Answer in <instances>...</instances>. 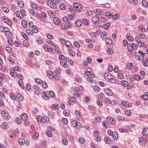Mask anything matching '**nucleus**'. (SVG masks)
I'll use <instances>...</instances> for the list:
<instances>
[{
  "label": "nucleus",
  "instance_id": "obj_1",
  "mask_svg": "<svg viewBox=\"0 0 148 148\" xmlns=\"http://www.w3.org/2000/svg\"><path fill=\"white\" fill-rule=\"evenodd\" d=\"M73 7L76 10L78 9V8H79V9H77V11H81L82 10V6L79 4L75 3L73 4Z\"/></svg>",
  "mask_w": 148,
  "mask_h": 148
},
{
  "label": "nucleus",
  "instance_id": "obj_2",
  "mask_svg": "<svg viewBox=\"0 0 148 148\" xmlns=\"http://www.w3.org/2000/svg\"><path fill=\"white\" fill-rule=\"evenodd\" d=\"M48 5L50 7L54 9L56 8V6L53 2L51 1L48 0L47 2Z\"/></svg>",
  "mask_w": 148,
  "mask_h": 148
},
{
  "label": "nucleus",
  "instance_id": "obj_3",
  "mask_svg": "<svg viewBox=\"0 0 148 148\" xmlns=\"http://www.w3.org/2000/svg\"><path fill=\"white\" fill-rule=\"evenodd\" d=\"M107 121L109 122V123L112 124H115L116 122V121L114 118H111L110 116H108L107 117Z\"/></svg>",
  "mask_w": 148,
  "mask_h": 148
},
{
  "label": "nucleus",
  "instance_id": "obj_4",
  "mask_svg": "<svg viewBox=\"0 0 148 148\" xmlns=\"http://www.w3.org/2000/svg\"><path fill=\"white\" fill-rule=\"evenodd\" d=\"M72 125L74 127H75L76 128H79L81 127V124L80 123H78L75 121H73L72 122Z\"/></svg>",
  "mask_w": 148,
  "mask_h": 148
},
{
  "label": "nucleus",
  "instance_id": "obj_5",
  "mask_svg": "<svg viewBox=\"0 0 148 148\" xmlns=\"http://www.w3.org/2000/svg\"><path fill=\"white\" fill-rule=\"evenodd\" d=\"M104 77L106 80L108 82L110 81V79L112 78V76L109 73H106L104 75Z\"/></svg>",
  "mask_w": 148,
  "mask_h": 148
},
{
  "label": "nucleus",
  "instance_id": "obj_6",
  "mask_svg": "<svg viewBox=\"0 0 148 148\" xmlns=\"http://www.w3.org/2000/svg\"><path fill=\"white\" fill-rule=\"evenodd\" d=\"M47 42L49 44L55 47L56 49H57L58 48V47L56 46V45L51 40H47Z\"/></svg>",
  "mask_w": 148,
  "mask_h": 148
},
{
  "label": "nucleus",
  "instance_id": "obj_7",
  "mask_svg": "<svg viewBox=\"0 0 148 148\" xmlns=\"http://www.w3.org/2000/svg\"><path fill=\"white\" fill-rule=\"evenodd\" d=\"M122 104L127 107H129L131 106V104L128 102L126 101H122Z\"/></svg>",
  "mask_w": 148,
  "mask_h": 148
},
{
  "label": "nucleus",
  "instance_id": "obj_8",
  "mask_svg": "<svg viewBox=\"0 0 148 148\" xmlns=\"http://www.w3.org/2000/svg\"><path fill=\"white\" fill-rule=\"evenodd\" d=\"M16 16L18 17L21 18H22L23 17V14L20 11H17L16 13Z\"/></svg>",
  "mask_w": 148,
  "mask_h": 148
},
{
  "label": "nucleus",
  "instance_id": "obj_9",
  "mask_svg": "<svg viewBox=\"0 0 148 148\" xmlns=\"http://www.w3.org/2000/svg\"><path fill=\"white\" fill-rule=\"evenodd\" d=\"M53 77L56 80H58L59 79V76L58 74L56 72H55L53 73Z\"/></svg>",
  "mask_w": 148,
  "mask_h": 148
},
{
  "label": "nucleus",
  "instance_id": "obj_10",
  "mask_svg": "<svg viewBox=\"0 0 148 148\" xmlns=\"http://www.w3.org/2000/svg\"><path fill=\"white\" fill-rule=\"evenodd\" d=\"M106 93L108 95L111 96L113 95L112 91L110 89H106L105 91Z\"/></svg>",
  "mask_w": 148,
  "mask_h": 148
},
{
  "label": "nucleus",
  "instance_id": "obj_11",
  "mask_svg": "<svg viewBox=\"0 0 148 148\" xmlns=\"http://www.w3.org/2000/svg\"><path fill=\"white\" fill-rule=\"evenodd\" d=\"M51 108L53 110H55L59 108V107L58 106V104H52L51 106Z\"/></svg>",
  "mask_w": 148,
  "mask_h": 148
},
{
  "label": "nucleus",
  "instance_id": "obj_12",
  "mask_svg": "<svg viewBox=\"0 0 148 148\" xmlns=\"http://www.w3.org/2000/svg\"><path fill=\"white\" fill-rule=\"evenodd\" d=\"M53 21L56 25H60V20L58 17H54L53 19Z\"/></svg>",
  "mask_w": 148,
  "mask_h": 148
},
{
  "label": "nucleus",
  "instance_id": "obj_13",
  "mask_svg": "<svg viewBox=\"0 0 148 148\" xmlns=\"http://www.w3.org/2000/svg\"><path fill=\"white\" fill-rule=\"evenodd\" d=\"M27 118V114L25 113H23L21 115V119L24 121L26 120Z\"/></svg>",
  "mask_w": 148,
  "mask_h": 148
},
{
  "label": "nucleus",
  "instance_id": "obj_14",
  "mask_svg": "<svg viewBox=\"0 0 148 148\" xmlns=\"http://www.w3.org/2000/svg\"><path fill=\"white\" fill-rule=\"evenodd\" d=\"M110 25V23H107L106 24L103 25L101 26V27L105 29H108Z\"/></svg>",
  "mask_w": 148,
  "mask_h": 148
},
{
  "label": "nucleus",
  "instance_id": "obj_15",
  "mask_svg": "<svg viewBox=\"0 0 148 148\" xmlns=\"http://www.w3.org/2000/svg\"><path fill=\"white\" fill-rule=\"evenodd\" d=\"M25 143V139L22 138L18 140V143L20 145H23Z\"/></svg>",
  "mask_w": 148,
  "mask_h": 148
},
{
  "label": "nucleus",
  "instance_id": "obj_16",
  "mask_svg": "<svg viewBox=\"0 0 148 148\" xmlns=\"http://www.w3.org/2000/svg\"><path fill=\"white\" fill-rule=\"evenodd\" d=\"M129 2L130 3H133L134 5H137L138 3V1L137 0H128Z\"/></svg>",
  "mask_w": 148,
  "mask_h": 148
},
{
  "label": "nucleus",
  "instance_id": "obj_17",
  "mask_svg": "<svg viewBox=\"0 0 148 148\" xmlns=\"http://www.w3.org/2000/svg\"><path fill=\"white\" fill-rule=\"evenodd\" d=\"M20 87L22 89H24V86L23 85V82L22 80H19L18 82Z\"/></svg>",
  "mask_w": 148,
  "mask_h": 148
},
{
  "label": "nucleus",
  "instance_id": "obj_18",
  "mask_svg": "<svg viewBox=\"0 0 148 148\" xmlns=\"http://www.w3.org/2000/svg\"><path fill=\"white\" fill-rule=\"evenodd\" d=\"M2 115L4 117L6 118H8L9 117V115L8 114L6 113V112L4 110H3L2 112Z\"/></svg>",
  "mask_w": 148,
  "mask_h": 148
},
{
  "label": "nucleus",
  "instance_id": "obj_19",
  "mask_svg": "<svg viewBox=\"0 0 148 148\" xmlns=\"http://www.w3.org/2000/svg\"><path fill=\"white\" fill-rule=\"evenodd\" d=\"M142 2L143 6L146 8H147L148 7V3L147 1L145 0H143Z\"/></svg>",
  "mask_w": 148,
  "mask_h": 148
},
{
  "label": "nucleus",
  "instance_id": "obj_20",
  "mask_svg": "<svg viewBox=\"0 0 148 148\" xmlns=\"http://www.w3.org/2000/svg\"><path fill=\"white\" fill-rule=\"evenodd\" d=\"M143 134L145 135H147L148 134V128H144L143 130Z\"/></svg>",
  "mask_w": 148,
  "mask_h": 148
},
{
  "label": "nucleus",
  "instance_id": "obj_21",
  "mask_svg": "<svg viewBox=\"0 0 148 148\" xmlns=\"http://www.w3.org/2000/svg\"><path fill=\"white\" fill-rule=\"evenodd\" d=\"M48 76L49 78L50 79L53 78V73L51 71H49L48 72Z\"/></svg>",
  "mask_w": 148,
  "mask_h": 148
},
{
  "label": "nucleus",
  "instance_id": "obj_22",
  "mask_svg": "<svg viewBox=\"0 0 148 148\" xmlns=\"http://www.w3.org/2000/svg\"><path fill=\"white\" fill-rule=\"evenodd\" d=\"M76 25L78 27H80L82 25V22L79 20H77L75 23Z\"/></svg>",
  "mask_w": 148,
  "mask_h": 148
},
{
  "label": "nucleus",
  "instance_id": "obj_23",
  "mask_svg": "<svg viewBox=\"0 0 148 148\" xmlns=\"http://www.w3.org/2000/svg\"><path fill=\"white\" fill-rule=\"evenodd\" d=\"M127 39L128 40H129L130 41H132L134 40V38L133 37L131 36L130 34H127L126 36Z\"/></svg>",
  "mask_w": 148,
  "mask_h": 148
},
{
  "label": "nucleus",
  "instance_id": "obj_24",
  "mask_svg": "<svg viewBox=\"0 0 148 148\" xmlns=\"http://www.w3.org/2000/svg\"><path fill=\"white\" fill-rule=\"evenodd\" d=\"M121 83L123 85L125 86H127L128 84V82L125 80L121 81Z\"/></svg>",
  "mask_w": 148,
  "mask_h": 148
},
{
  "label": "nucleus",
  "instance_id": "obj_25",
  "mask_svg": "<svg viewBox=\"0 0 148 148\" xmlns=\"http://www.w3.org/2000/svg\"><path fill=\"white\" fill-rule=\"evenodd\" d=\"M2 19L3 21L6 23H8L10 22L8 18L6 17H2Z\"/></svg>",
  "mask_w": 148,
  "mask_h": 148
},
{
  "label": "nucleus",
  "instance_id": "obj_26",
  "mask_svg": "<svg viewBox=\"0 0 148 148\" xmlns=\"http://www.w3.org/2000/svg\"><path fill=\"white\" fill-rule=\"evenodd\" d=\"M113 135L112 136H113V138L114 140H116L117 139L118 136L117 133L115 132H113Z\"/></svg>",
  "mask_w": 148,
  "mask_h": 148
},
{
  "label": "nucleus",
  "instance_id": "obj_27",
  "mask_svg": "<svg viewBox=\"0 0 148 148\" xmlns=\"http://www.w3.org/2000/svg\"><path fill=\"white\" fill-rule=\"evenodd\" d=\"M42 97L46 99H48V97L47 96V94L45 92H43L42 93Z\"/></svg>",
  "mask_w": 148,
  "mask_h": 148
},
{
  "label": "nucleus",
  "instance_id": "obj_28",
  "mask_svg": "<svg viewBox=\"0 0 148 148\" xmlns=\"http://www.w3.org/2000/svg\"><path fill=\"white\" fill-rule=\"evenodd\" d=\"M48 115L52 119L54 117V113L52 111H49L48 113Z\"/></svg>",
  "mask_w": 148,
  "mask_h": 148
},
{
  "label": "nucleus",
  "instance_id": "obj_29",
  "mask_svg": "<svg viewBox=\"0 0 148 148\" xmlns=\"http://www.w3.org/2000/svg\"><path fill=\"white\" fill-rule=\"evenodd\" d=\"M133 78L135 80H138L140 79V77L139 75H135L133 76Z\"/></svg>",
  "mask_w": 148,
  "mask_h": 148
},
{
  "label": "nucleus",
  "instance_id": "obj_30",
  "mask_svg": "<svg viewBox=\"0 0 148 148\" xmlns=\"http://www.w3.org/2000/svg\"><path fill=\"white\" fill-rule=\"evenodd\" d=\"M143 98L144 100H148V92H146L145 94L143 95Z\"/></svg>",
  "mask_w": 148,
  "mask_h": 148
},
{
  "label": "nucleus",
  "instance_id": "obj_31",
  "mask_svg": "<svg viewBox=\"0 0 148 148\" xmlns=\"http://www.w3.org/2000/svg\"><path fill=\"white\" fill-rule=\"evenodd\" d=\"M79 141L80 143H84L85 141V139L82 137H80L79 138Z\"/></svg>",
  "mask_w": 148,
  "mask_h": 148
},
{
  "label": "nucleus",
  "instance_id": "obj_32",
  "mask_svg": "<svg viewBox=\"0 0 148 148\" xmlns=\"http://www.w3.org/2000/svg\"><path fill=\"white\" fill-rule=\"evenodd\" d=\"M93 24L97 27H99L101 26V23L99 21H98L97 22L94 23Z\"/></svg>",
  "mask_w": 148,
  "mask_h": 148
},
{
  "label": "nucleus",
  "instance_id": "obj_33",
  "mask_svg": "<svg viewBox=\"0 0 148 148\" xmlns=\"http://www.w3.org/2000/svg\"><path fill=\"white\" fill-rule=\"evenodd\" d=\"M21 35L25 40H28V39L29 38L25 33H24L23 32H22L21 33Z\"/></svg>",
  "mask_w": 148,
  "mask_h": 148
},
{
  "label": "nucleus",
  "instance_id": "obj_34",
  "mask_svg": "<svg viewBox=\"0 0 148 148\" xmlns=\"http://www.w3.org/2000/svg\"><path fill=\"white\" fill-rule=\"evenodd\" d=\"M2 10L6 12H8L9 11V9L6 7H3L2 8Z\"/></svg>",
  "mask_w": 148,
  "mask_h": 148
},
{
  "label": "nucleus",
  "instance_id": "obj_35",
  "mask_svg": "<svg viewBox=\"0 0 148 148\" xmlns=\"http://www.w3.org/2000/svg\"><path fill=\"white\" fill-rule=\"evenodd\" d=\"M62 122L63 123L66 125L68 123V121L67 119L64 118H62Z\"/></svg>",
  "mask_w": 148,
  "mask_h": 148
},
{
  "label": "nucleus",
  "instance_id": "obj_36",
  "mask_svg": "<svg viewBox=\"0 0 148 148\" xmlns=\"http://www.w3.org/2000/svg\"><path fill=\"white\" fill-rule=\"evenodd\" d=\"M99 17L97 16H94L92 18V20L95 23L97 22L98 21H99Z\"/></svg>",
  "mask_w": 148,
  "mask_h": 148
},
{
  "label": "nucleus",
  "instance_id": "obj_37",
  "mask_svg": "<svg viewBox=\"0 0 148 148\" xmlns=\"http://www.w3.org/2000/svg\"><path fill=\"white\" fill-rule=\"evenodd\" d=\"M8 44L10 45H13V40L11 38H9L8 40Z\"/></svg>",
  "mask_w": 148,
  "mask_h": 148
},
{
  "label": "nucleus",
  "instance_id": "obj_38",
  "mask_svg": "<svg viewBox=\"0 0 148 148\" xmlns=\"http://www.w3.org/2000/svg\"><path fill=\"white\" fill-rule=\"evenodd\" d=\"M106 32H102V34H101V37L103 39H105L107 36L106 35Z\"/></svg>",
  "mask_w": 148,
  "mask_h": 148
},
{
  "label": "nucleus",
  "instance_id": "obj_39",
  "mask_svg": "<svg viewBox=\"0 0 148 148\" xmlns=\"http://www.w3.org/2000/svg\"><path fill=\"white\" fill-rule=\"evenodd\" d=\"M17 97L18 99L20 101H22L23 100V97L20 94H17Z\"/></svg>",
  "mask_w": 148,
  "mask_h": 148
},
{
  "label": "nucleus",
  "instance_id": "obj_40",
  "mask_svg": "<svg viewBox=\"0 0 148 148\" xmlns=\"http://www.w3.org/2000/svg\"><path fill=\"white\" fill-rule=\"evenodd\" d=\"M60 63L61 65L63 66L64 68H66L67 66L66 63L64 61L60 62Z\"/></svg>",
  "mask_w": 148,
  "mask_h": 148
},
{
  "label": "nucleus",
  "instance_id": "obj_41",
  "mask_svg": "<svg viewBox=\"0 0 148 148\" xmlns=\"http://www.w3.org/2000/svg\"><path fill=\"white\" fill-rule=\"evenodd\" d=\"M7 124L6 123L4 122L3 123L1 124V127L3 129H5L7 127Z\"/></svg>",
  "mask_w": 148,
  "mask_h": 148
},
{
  "label": "nucleus",
  "instance_id": "obj_42",
  "mask_svg": "<svg viewBox=\"0 0 148 148\" xmlns=\"http://www.w3.org/2000/svg\"><path fill=\"white\" fill-rule=\"evenodd\" d=\"M127 67L129 69H132L133 67V65L132 63H129L127 64Z\"/></svg>",
  "mask_w": 148,
  "mask_h": 148
},
{
  "label": "nucleus",
  "instance_id": "obj_43",
  "mask_svg": "<svg viewBox=\"0 0 148 148\" xmlns=\"http://www.w3.org/2000/svg\"><path fill=\"white\" fill-rule=\"evenodd\" d=\"M106 44L110 45L112 43V42L111 40L109 38H107L106 40Z\"/></svg>",
  "mask_w": 148,
  "mask_h": 148
},
{
  "label": "nucleus",
  "instance_id": "obj_44",
  "mask_svg": "<svg viewBox=\"0 0 148 148\" xmlns=\"http://www.w3.org/2000/svg\"><path fill=\"white\" fill-rule=\"evenodd\" d=\"M19 6L20 7H23L24 6L23 2L22 1H20L18 2Z\"/></svg>",
  "mask_w": 148,
  "mask_h": 148
},
{
  "label": "nucleus",
  "instance_id": "obj_45",
  "mask_svg": "<svg viewBox=\"0 0 148 148\" xmlns=\"http://www.w3.org/2000/svg\"><path fill=\"white\" fill-rule=\"evenodd\" d=\"M21 23L23 27L25 28L26 27L27 23L25 20H22L21 22Z\"/></svg>",
  "mask_w": 148,
  "mask_h": 148
},
{
  "label": "nucleus",
  "instance_id": "obj_46",
  "mask_svg": "<svg viewBox=\"0 0 148 148\" xmlns=\"http://www.w3.org/2000/svg\"><path fill=\"white\" fill-rule=\"evenodd\" d=\"M143 64L144 66H148V62L147 60H144L143 62Z\"/></svg>",
  "mask_w": 148,
  "mask_h": 148
},
{
  "label": "nucleus",
  "instance_id": "obj_47",
  "mask_svg": "<svg viewBox=\"0 0 148 148\" xmlns=\"http://www.w3.org/2000/svg\"><path fill=\"white\" fill-rule=\"evenodd\" d=\"M69 111L67 110H64L63 112V114L65 116H67L69 114Z\"/></svg>",
  "mask_w": 148,
  "mask_h": 148
},
{
  "label": "nucleus",
  "instance_id": "obj_48",
  "mask_svg": "<svg viewBox=\"0 0 148 148\" xmlns=\"http://www.w3.org/2000/svg\"><path fill=\"white\" fill-rule=\"evenodd\" d=\"M102 124L105 127H106L107 128L108 127V123L106 121H103L102 122Z\"/></svg>",
  "mask_w": 148,
  "mask_h": 148
},
{
  "label": "nucleus",
  "instance_id": "obj_49",
  "mask_svg": "<svg viewBox=\"0 0 148 148\" xmlns=\"http://www.w3.org/2000/svg\"><path fill=\"white\" fill-rule=\"evenodd\" d=\"M32 30L34 33H37L38 32V30L37 29V27L35 26H34L32 27Z\"/></svg>",
  "mask_w": 148,
  "mask_h": 148
},
{
  "label": "nucleus",
  "instance_id": "obj_50",
  "mask_svg": "<svg viewBox=\"0 0 148 148\" xmlns=\"http://www.w3.org/2000/svg\"><path fill=\"white\" fill-rule=\"evenodd\" d=\"M106 16L108 18H111L112 17V15L110 12L109 11H107L106 13Z\"/></svg>",
  "mask_w": 148,
  "mask_h": 148
},
{
  "label": "nucleus",
  "instance_id": "obj_51",
  "mask_svg": "<svg viewBox=\"0 0 148 148\" xmlns=\"http://www.w3.org/2000/svg\"><path fill=\"white\" fill-rule=\"evenodd\" d=\"M119 15L118 14H115L114 15H112V19H115L118 18L119 17Z\"/></svg>",
  "mask_w": 148,
  "mask_h": 148
},
{
  "label": "nucleus",
  "instance_id": "obj_52",
  "mask_svg": "<svg viewBox=\"0 0 148 148\" xmlns=\"http://www.w3.org/2000/svg\"><path fill=\"white\" fill-rule=\"evenodd\" d=\"M103 6L105 8H109L110 7V4L107 3L106 4H102Z\"/></svg>",
  "mask_w": 148,
  "mask_h": 148
},
{
  "label": "nucleus",
  "instance_id": "obj_53",
  "mask_svg": "<svg viewBox=\"0 0 148 148\" xmlns=\"http://www.w3.org/2000/svg\"><path fill=\"white\" fill-rule=\"evenodd\" d=\"M42 87L45 88L47 87V85L45 81H44L42 82Z\"/></svg>",
  "mask_w": 148,
  "mask_h": 148
},
{
  "label": "nucleus",
  "instance_id": "obj_54",
  "mask_svg": "<svg viewBox=\"0 0 148 148\" xmlns=\"http://www.w3.org/2000/svg\"><path fill=\"white\" fill-rule=\"evenodd\" d=\"M62 143L65 145H66L68 144V141L66 139L64 138L62 140Z\"/></svg>",
  "mask_w": 148,
  "mask_h": 148
},
{
  "label": "nucleus",
  "instance_id": "obj_55",
  "mask_svg": "<svg viewBox=\"0 0 148 148\" xmlns=\"http://www.w3.org/2000/svg\"><path fill=\"white\" fill-rule=\"evenodd\" d=\"M60 8L61 10H65L66 9V7L63 4L60 5Z\"/></svg>",
  "mask_w": 148,
  "mask_h": 148
},
{
  "label": "nucleus",
  "instance_id": "obj_56",
  "mask_svg": "<svg viewBox=\"0 0 148 148\" xmlns=\"http://www.w3.org/2000/svg\"><path fill=\"white\" fill-rule=\"evenodd\" d=\"M104 140H105V142L107 144H109L110 143L111 140L110 139L106 137L104 138Z\"/></svg>",
  "mask_w": 148,
  "mask_h": 148
},
{
  "label": "nucleus",
  "instance_id": "obj_57",
  "mask_svg": "<svg viewBox=\"0 0 148 148\" xmlns=\"http://www.w3.org/2000/svg\"><path fill=\"white\" fill-rule=\"evenodd\" d=\"M35 81L38 84H40L41 82V80L39 78H36L35 79Z\"/></svg>",
  "mask_w": 148,
  "mask_h": 148
},
{
  "label": "nucleus",
  "instance_id": "obj_58",
  "mask_svg": "<svg viewBox=\"0 0 148 148\" xmlns=\"http://www.w3.org/2000/svg\"><path fill=\"white\" fill-rule=\"evenodd\" d=\"M10 96L11 99L14 100L16 99V96L15 95L13 94L12 93H10Z\"/></svg>",
  "mask_w": 148,
  "mask_h": 148
},
{
  "label": "nucleus",
  "instance_id": "obj_59",
  "mask_svg": "<svg viewBox=\"0 0 148 148\" xmlns=\"http://www.w3.org/2000/svg\"><path fill=\"white\" fill-rule=\"evenodd\" d=\"M139 140L140 141L143 143H146V141L145 140V138L142 137H140L139 138Z\"/></svg>",
  "mask_w": 148,
  "mask_h": 148
},
{
  "label": "nucleus",
  "instance_id": "obj_60",
  "mask_svg": "<svg viewBox=\"0 0 148 148\" xmlns=\"http://www.w3.org/2000/svg\"><path fill=\"white\" fill-rule=\"evenodd\" d=\"M104 101L106 104H108V103H110V99L107 98L104 99Z\"/></svg>",
  "mask_w": 148,
  "mask_h": 148
},
{
  "label": "nucleus",
  "instance_id": "obj_61",
  "mask_svg": "<svg viewBox=\"0 0 148 148\" xmlns=\"http://www.w3.org/2000/svg\"><path fill=\"white\" fill-rule=\"evenodd\" d=\"M47 37L48 38L50 39H52L53 37V36L49 33L47 34Z\"/></svg>",
  "mask_w": 148,
  "mask_h": 148
},
{
  "label": "nucleus",
  "instance_id": "obj_62",
  "mask_svg": "<svg viewBox=\"0 0 148 148\" xmlns=\"http://www.w3.org/2000/svg\"><path fill=\"white\" fill-rule=\"evenodd\" d=\"M97 103L98 105L102 106L103 105L102 101H100L99 100H97Z\"/></svg>",
  "mask_w": 148,
  "mask_h": 148
},
{
  "label": "nucleus",
  "instance_id": "obj_63",
  "mask_svg": "<svg viewBox=\"0 0 148 148\" xmlns=\"http://www.w3.org/2000/svg\"><path fill=\"white\" fill-rule=\"evenodd\" d=\"M137 45L139 47H140L141 46H143L144 45V44L143 42L138 41L137 43Z\"/></svg>",
  "mask_w": 148,
  "mask_h": 148
},
{
  "label": "nucleus",
  "instance_id": "obj_64",
  "mask_svg": "<svg viewBox=\"0 0 148 148\" xmlns=\"http://www.w3.org/2000/svg\"><path fill=\"white\" fill-rule=\"evenodd\" d=\"M107 52L109 54H112L113 53V50L111 48H109L107 49Z\"/></svg>",
  "mask_w": 148,
  "mask_h": 148
}]
</instances>
